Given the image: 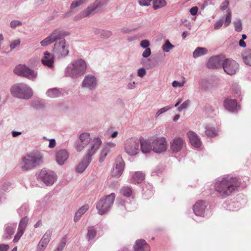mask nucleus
Masks as SVG:
<instances>
[{
  "label": "nucleus",
  "instance_id": "obj_18",
  "mask_svg": "<svg viewBox=\"0 0 251 251\" xmlns=\"http://www.w3.org/2000/svg\"><path fill=\"white\" fill-rule=\"evenodd\" d=\"M51 234L52 231L50 230L46 232L37 246V251H44L50 241Z\"/></svg>",
  "mask_w": 251,
  "mask_h": 251
},
{
  "label": "nucleus",
  "instance_id": "obj_36",
  "mask_svg": "<svg viewBox=\"0 0 251 251\" xmlns=\"http://www.w3.org/2000/svg\"><path fill=\"white\" fill-rule=\"evenodd\" d=\"M242 59L244 63L251 67V50H249L242 54Z\"/></svg>",
  "mask_w": 251,
  "mask_h": 251
},
{
  "label": "nucleus",
  "instance_id": "obj_54",
  "mask_svg": "<svg viewBox=\"0 0 251 251\" xmlns=\"http://www.w3.org/2000/svg\"><path fill=\"white\" fill-rule=\"evenodd\" d=\"M223 20L222 19H220L217 21L214 25V28L215 30H218L220 29L223 25Z\"/></svg>",
  "mask_w": 251,
  "mask_h": 251
},
{
  "label": "nucleus",
  "instance_id": "obj_27",
  "mask_svg": "<svg viewBox=\"0 0 251 251\" xmlns=\"http://www.w3.org/2000/svg\"><path fill=\"white\" fill-rule=\"evenodd\" d=\"M140 144L141 150L144 153L150 152L151 150H152V146L151 144V141H149L147 140H142L139 142Z\"/></svg>",
  "mask_w": 251,
  "mask_h": 251
},
{
  "label": "nucleus",
  "instance_id": "obj_21",
  "mask_svg": "<svg viewBox=\"0 0 251 251\" xmlns=\"http://www.w3.org/2000/svg\"><path fill=\"white\" fill-rule=\"evenodd\" d=\"M109 0H96L93 3L88 7L92 14H94L96 11L101 9L105 6L109 2Z\"/></svg>",
  "mask_w": 251,
  "mask_h": 251
},
{
  "label": "nucleus",
  "instance_id": "obj_41",
  "mask_svg": "<svg viewBox=\"0 0 251 251\" xmlns=\"http://www.w3.org/2000/svg\"><path fill=\"white\" fill-rule=\"evenodd\" d=\"M174 48L175 46L170 43L169 40H166L164 44L161 47L162 50L165 52H169L170 50Z\"/></svg>",
  "mask_w": 251,
  "mask_h": 251
},
{
  "label": "nucleus",
  "instance_id": "obj_31",
  "mask_svg": "<svg viewBox=\"0 0 251 251\" xmlns=\"http://www.w3.org/2000/svg\"><path fill=\"white\" fill-rule=\"evenodd\" d=\"M145 178V175L141 172H135L132 176L131 181L132 183H141Z\"/></svg>",
  "mask_w": 251,
  "mask_h": 251
},
{
  "label": "nucleus",
  "instance_id": "obj_17",
  "mask_svg": "<svg viewBox=\"0 0 251 251\" xmlns=\"http://www.w3.org/2000/svg\"><path fill=\"white\" fill-rule=\"evenodd\" d=\"M224 60L222 56H212L208 59L206 66L209 69L218 68L223 65Z\"/></svg>",
  "mask_w": 251,
  "mask_h": 251
},
{
  "label": "nucleus",
  "instance_id": "obj_62",
  "mask_svg": "<svg viewBox=\"0 0 251 251\" xmlns=\"http://www.w3.org/2000/svg\"><path fill=\"white\" fill-rule=\"evenodd\" d=\"M239 45L241 47L245 48L246 46V43L244 42L243 40H240L239 41Z\"/></svg>",
  "mask_w": 251,
  "mask_h": 251
},
{
  "label": "nucleus",
  "instance_id": "obj_22",
  "mask_svg": "<svg viewBox=\"0 0 251 251\" xmlns=\"http://www.w3.org/2000/svg\"><path fill=\"white\" fill-rule=\"evenodd\" d=\"M133 251H150V247L144 239L137 240L133 247Z\"/></svg>",
  "mask_w": 251,
  "mask_h": 251
},
{
  "label": "nucleus",
  "instance_id": "obj_50",
  "mask_svg": "<svg viewBox=\"0 0 251 251\" xmlns=\"http://www.w3.org/2000/svg\"><path fill=\"white\" fill-rule=\"evenodd\" d=\"M22 25V23L19 20H13L10 23V26L13 29H14L18 26H20Z\"/></svg>",
  "mask_w": 251,
  "mask_h": 251
},
{
  "label": "nucleus",
  "instance_id": "obj_43",
  "mask_svg": "<svg viewBox=\"0 0 251 251\" xmlns=\"http://www.w3.org/2000/svg\"><path fill=\"white\" fill-rule=\"evenodd\" d=\"M121 194L124 196L129 197L132 194V190L129 187H123L120 191Z\"/></svg>",
  "mask_w": 251,
  "mask_h": 251
},
{
  "label": "nucleus",
  "instance_id": "obj_1",
  "mask_svg": "<svg viewBox=\"0 0 251 251\" xmlns=\"http://www.w3.org/2000/svg\"><path fill=\"white\" fill-rule=\"evenodd\" d=\"M69 34L67 31L59 28L55 29L40 42V45L42 47H46L57 40H60L54 44L53 52L54 56L58 58H64L69 53L70 45L64 39H61L69 36Z\"/></svg>",
  "mask_w": 251,
  "mask_h": 251
},
{
  "label": "nucleus",
  "instance_id": "obj_28",
  "mask_svg": "<svg viewBox=\"0 0 251 251\" xmlns=\"http://www.w3.org/2000/svg\"><path fill=\"white\" fill-rule=\"evenodd\" d=\"M89 206L88 204H85L79 208L77 211L75 213L74 218L75 222H77L80 219L81 216L84 214L89 209Z\"/></svg>",
  "mask_w": 251,
  "mask_h": 251
},
{
  "label": "nucleus",
  "instance_id": "obj_55",
  "mask_svg": "<svg viewBox=\"0 0 251 251\" xmlns=\"http://www.w3.org/2000/svg\"><path fill=\"white\" fill-rule=\"evenodd\" d=\"M228 5H229L228 1L225 0L221 3L220 8L221 10H225L228 7Z\"/></svg>",
  "mask_w": 251,
  "mask_h": 251
},
{
  "label": "nucleus",
  "instance_id": "obj_6",
  "mask_svg": "<svg viewBox=\"0 0 251 251\" xmlns=\"http://www.w3.org/2000/svg\"><path fill=\"white\" fill-rule=\"evenodd\" d=\"M11 95L15 98L28 100L33 96L32 89L27 84L19 83L13 85L10 89Z\"/></svg>",
  "mask_w": 251,
  "mask_h": 251
},
{
  "label": "nucleus",
  "instance_id": "obj_60",
  "mask_svg": "<svg viewBox=\"0 0 251 251\" xmlns=\"http://www.w3.org/2000/svg\"><path fill=\"white\" fill-rule=\"evenodd\" d=\"M135 84L134 81L129 82L127 85V87L129 89H134L135 88Z\"/></svg>",
  "mask_w": 251,
  "mask_h": 251
},
{
  "label": "nucleus",
  "instance_id": "obj_64",
  "mask_svg": "<svg viewBox=\"0 0 251 251\" xmlns=\"http://www.w3.org/2000/svg\"><path fill=\"white\" fill-rule=\"evenodd\" d=\"M42 225V222L41 220H39L37 222V223L35 224L34 227L35 228H37L39 226H40Z\"/></svg>",
  "mask_w": 251,
  "mask_h": 251
},
{
  "label": "nucleus",
  "instance_id": "obj_38",
  "mask_svg": "<svg viewBox=\"0 0 251 251\" xmlns=\"http://www.w3.org/2000/svg\"><path fill=\"white\" fill-rule=\"evenodd\" d=\"M89 0H74L70 5V9H75L88 2Z\"/></svg>",
  "mask_w": 251,
  "mask_h": 251
},
{
  "label": "nucleus",
  "instance_id": "obj_63",
  "mask_svg": "<svg viewBox=\"0 0 251 251\" xmlns=\"http://www.w3.org/2000/svg\"><path fill=\"white\" fill-rule=\"evenodd\" d=\"M21 134V132L13 131L12 132V135L13 137H16Z\"/></svg>",
  "mask_w": 251,
  "mask_h": 251
},
{
  "label": "nucleus",
  "instance_id": "obj_44",
  "mask_svg": "<svg viewBox=\"0 0 251 251\" xmlns=\"http://www.w3.org/2000/svg\"><path fill=\"white\" fill-rule=\"evenodd\" d=\"M226 15L225 20L224 26L227 27L228 26L231 22V12L230 10H227L226 11Z\"/></svg>",
  "mask_w": 251,
  "mask_h": 251
},
{
  "label": "nucleus",
  "instance_id": "obj_57",
  "mask_svg": "<svg viewBox=\"0 0 251 251\" xmlns=\"http://www.w3.org/2000/svg\"><path fill=\"white\" fill-rule=\"evenodd\" d=\"M56 141L54 139H49V148L50 149H53L56 146Z\"/></svg>",
  "mask_w": 251,
  "mask_h": 251
},
{
  "label": "nucleus",
  "instance_id": "obj_9",
  "mask_svg": "<svg viewBox=\"0 0 251 251\" xmlns=\"http://www.w3.org/2000/svg\"><path fill=\"white\" fill-rule=\"evenodd\" d=\"M152 151L157 153L165 152L167 149L168 142L163 136L154 137L151 139Z\"/></svg>",
  "mask_w": 251,
  "mask_h": 251
},
{
  "label": "nucleus",
  "instance_id": "obj_45",
  "mask_svg": "<svg viewBox=\"0 0 251 251\" xmlns=\"http://www.w3.org/2000/svg\"><path fill=\"white\" fill-rule=\"evenodd\" d=\"M109 152V151H108V149H104L103 147L102 150H101V152H100V159H99V161L100 162H103L104 159H105V157L107 156V155L108 154V153Z\"/></svg>",
  "mask_w": 251,
  "mask_h": 251
},
{
  "label": "nucleus",
  "instance_id": "obj_42",
  "mask_svg": "<svg viewBox=\"0 0 251 251\" xmlns=\"http://www.w3.org/2000/svg\"><path fill=\"white\" fill-rule=\"evenodd\" d=\"M97 34H99V36L101 38H107L110 37L112 33V32L109 30H98L96 33Z\"/></svg>",
  "mask_w": 251,
  "mask_h": 251
},
{
  "label": "nucleus",
  "instance_id": "obj_15",
  "mask_svg": "<svg viewBox=\"0 0 251 251\" xmlns=\"http://www.w3.org/2000/svg\"><path fill=\"white\" fill-rule=\"evenodd\" d=\"M28 220L29 219L27 217H25L21 219L19 225L18 231L13 239L14 242H18L23 235L27 226Z\"/></svg>",
  "mask_w": 251,
  "mask_h": 251
},
{
  "label": "nucleus",
  "instance_id": "obj_3",
  "mask_svg": "<svg viewBox=\"0 0 251 251\" xmlns=\"http://www.w3.org/2000/svg\"><path fill=\"white\" fill-rule=\"evenodd\" d=\"M87 67V63L84 59H75L65 68V75L72 78H77L85 74Z\"/></svg>",
  "mask_w": 251,
  "mask_h": 251
},
{
  "label": "nucleus",
  "instance_id": "obj_10",
  "mask_svg": "<svg viewBox=\"0 0 251 251\" xmlns=\"http://www.w3.org/2000/svg\"><path fill=\"white\" fill-rule=\"evenodd\" d=\"M98 80L96 76L92 74L85 76L81 83V87L88 91H93L98 86Z\"/></svg>",
  "mask_w": 251,
  "mask_h": 251
},
{
  "label": "nucleus",
  "instance_id": "obj_11",
  "mask_svg": "<svg viewBox=\"0 0 251 251\" xmlns=\"http://www.w3.org/2000/svg\"><path fill=\"white\" fill-rule=\"evenodd\" d=\"M125 151L129 155L133 156L139 152V141L138 139L129 138L125 143Z\"/></svg>",
  "mask_w": 251,
  "mask_h": 251
},
{
  "label": "nucleus",
  "instance_id": "obj_4",
  "mask_svg": "<svg viewBox=\"0 0 251 251\" xmlns=\"http://www.w3.org/2000/svg\"><path fill=\"white\" fill-rule=\"evenodd\" d=\"M101 144V140L98 138H95L92 140L90 147L88 149L86 156L76 166L75 171L80 174L83 173L88 167L92 161V156L97 151Z\"/></svg>",
  "mask_w": 251,
  "mask_h": 251
},
{
  "label": "nucleus",
  "instance_id": "obj_19",
  "mask_svg": "<svg viewBox=\"0 0 251 251\" xmlns=\"http://www.w3.org/2000/svg\"><path fill=\"white\" fill-rule=\"evenodd\" d=\"M54 55L49 51L44 53V56L41 59L42 63L46 67L52 69L54 66Z\"/></svg>",
  "mask_w": 251,
  "mask_h": 251
},
{
  "label": "nucleus",
  "instance_id": "obj_51",
  "mask_svg": "<svg viewBox=\"0 0 251 251\" xmlns=\"http://www.w3.org/2000/svg\"><path fill=\"white\" fill-rule=\"evenodd\" d=\"M21 40L20 39H16L11 42L10 44V48L11 50H13L16 47L20 46Z\"/></svg>",
  "mask_w": 251,
  "mask_h": 251
},
{
  "label": "nucleus",
  "instance_id": "obj_49",
  "mask_svg": "<svg viewBox=\"0 0 251 251\" xmlns=\"http://www.w3.org/2000/svg\"><path fill=\"white\" fill-rule=\"evenodd\" d=\"M190 100H186L185 101H184L180 106L178 108L177 110L178 112H181L184 109H185L187 108V107L189 106L190 104Z\"/></svg>",
  "mask_w": 251,
  "mask_h": 251
},
{
  "label": "nucleus",
  "instance_id": "obj_48",
  "mask_svg": "<svg viewBox=\"0 0 251 251\" xmlns=\"http://www.w3.org/2000/svg\"><path fill=\"white\" fill-rule=\"evenodd\" d=\"M172 108V106H166L164 107H163L159 110H158L156 114H155V117L157 118L159 117L161 114L168 111L169 109H170Z\"/></svg>",
  "mask_w": 251,
  "mask_h": 251
},
{
  "label": "nucleus",
  "instance_id": "obj_47",
  "mask_svg": "<svg viewBox=\"0 0 251 251\" xmlns=\"http://www.w3.org/2000/svg\"><path fill=\"white\" fill-rule=\"evenodd\" d=\"M235 30L237 32H240L242 30V25L240 20H238L234 22Z\"/></svg>",
  "mask_w": 251,
  "mask_h": 251
},
{
  "label": "nucleus",
  "instance_id": "obj_33",
  "mask_svg": "<svg viewBox=\"0 0 251 251\" xmlns=\"http://www.w3.org/2000/svg\"><path fill=\"white\" fill-rule=\"evenodd\" d=\"M37 75V73L35 71L26 67L23 76L27 77V78L33 80L36 78Z\"/></svg>",
  "mask_w": 251,
  "mask_h": 251
},
{
  "label": "nucleus",
  "instance_id": "obj_20",
  "mask_svg": "<svg viewBox=\"0 0 251 251\" xmlns=\"http://www.w3.org/2000/svg\"><path fill=\"white\" fill-rule=\"evenodd\" d=\"M69 154L65 150H61L56 151L55 153V161L59 165H64L67 161Z\"/></svg>",
  "mask_w": 251,
  "mask_h": 251
},
{
  "label": "nucleus",
  "instance_id": "obj_8",
  "mask_svg": "<svg viewBox=\"0 0 251 251\" xmlns=\"http://www.w3.org/2000/svg\"><path fill=\"white\" fill-rule=\"evenodd\" d=\"M38 179L47 186H51L57 180L55 173L45 169H42L37 175Z\"/></svg>",
  "mask_w": 251,
  "mask_h": 251
},
{
  "label": "nucleus",
  "instance_id": "obj_5",
  "mask_svg": "<svg viewBox=\"0 0 251 251\" xmlns=\"http://www.w3.org/2000/svg\"><path fill=\"white\" fill-rule=\"evenodd\" d=\"M43 161L42 154L38 151H34L23 157L21 162V168L24 171L29 170L42 164Z\"/></svg>",
  "mask_w": 251,
  "mask_h": 251
},
{
  "label": "nucleus",
  "instance_id": "obj_37",
  "mask_svg": "<svg viewBox=\"0 0 251 251\" xmlns=\"http://www.w3.org/2000/svg\"><path fill=\"white\" fill-rule=\"evenodd\" d=\"M167 5L165 0H153L152 7L154 10L161 8Z\"/></svg>",
  "mask_w": 251,
  "mask_h": 251
},
{
  "label": "nucleus",
  "instance_id": "obj_52",
  "mask_svg": "<svg viewBox=\"0 0 251 251\" xmlns=\"http://www.w3.org/2000/svg\"><path fill=\"white\" fill-rule=\"evenodd\" d=\"M152 0H138V2L141 6H149Z\"/></svg>",
  "mask_w": 251,
  "mask_h": 251
},
{
  "label": "nucleus",
  "instance_id": "obj_39",
  "mask_svg": "<svg viewBox=\"0 0 251 251\" xmlns=\"http://www.w3.org/2000/svg\"><path fill=\"white\" fill-rule=\"evenodd\" d=\"M14 232V228L11 226H8L6 227L4 231V233L3 235L4 239L8 240L11 238V235Z\"/></svg>",
  "mask_w": 251,
  "mask_h": 251
},
{
  "label": "nucleus",
  "instance_id": "obj_59",
  "mask_svg": "<svg viewBox=\"0 0 251 251\" xmlns=\"http://www.w3.org/2000/svg\"><path fill=\"white\" fill-rule=\"evenodd\" d=\"M8 249L9 246L8 245H0V251H7Z\"/></svg>",
  "mask_w": 251,
  "mask_h": 251
},
{
  "label": "nucleus",
  "instance_id": "obj_23",
  "mask_svg": "<svg viewBox=\"0 0 251 251\" xmlns=\"http://www.w3.org/2000/svg\"><path fill=\"white\" fill-rule=\"evenodd\" d=\"M205 208V202L203 201H199L194 205L193 211L196 215L203 217Z\"/></svg>",
  "mask_w": 251,
  "mask_h": 251
},
{
  "label": "nucleus",
  "instance_id": "obj_30",
  "mask_svg": "<svg viewBox=\"0 0 251 251\" xmlns=\"http://www.w3.org/2000/svg\"><path fill=\"white\" fill-rule=\"evenodd\" d=\"M46 95L51 98H56L62 95L61 92L56 88L49 89L46 93Z\"/></svg>",
  "mask_w": 251,
  "mask_h": 251
},
{
  "label": "nucleus",
  "instance_id": "obj_24",
  "mask_svg": "<svg viewBox=\"0 0 251 251\" xmlns=\"http://www.w3.org/2000/svg\"><path fill=\"white\" fill-rule=\"evenodd\" d=\"M191 145L196 148H199L201 146V142L198 135L192 131H189L187 133Z\"/></svg>",
  "mask_w": 251,
  "mask_h": 251
},
{
  "label": "nucleus",
  "instance_id": "obj_7",
  "mask_svg": "<svg viewBox=\"0 0 251 251\" xmlns=\"http://www.w3.org/2000/svg\"><path fill=\"white\" fill-rule=\"evenodd\" d=\"M115 198V194L112 193L100 200L96 206L98 213L101 215L106 214L110 210Z\"/></svg>",
  "mask_w": 251,
  "mask_h": 251
},
{
  "label": "nucleus",
  "instance_id": "obj_35",
  "mask_svg": "<svg viewBox=\"0 0 251 251\" xmlns=\"http://www.w3.org/2000/svg\"><path fill=\"white\" fill-rule=\"evenodd\" d=\"M207 50L206 48L198 47L194 51L193 56L194 58H197L201 55L206 54L207 53Z\"/></svg>",
  "mask_w": 251,
  "mask_h": 251
},
{
  "label": "nucleus",
  "instance_id": "obj_29",
  "mask_svg": "<svg viewBox=\"0 0 251 251\" xmlns=\"http://www.w3.org/2000/svg\"><path fill=\"white\" fill-rule=\"evenodd\" d=\"M91 14H93L89 9V7H87L82 12L78 13L73 18V20L75 21H78L81 19L87 17Z\"/></svg>",
  "mask_w": 251,
  "mask_h": 251
},
{
  "label": "nucleus",
  "instance_id": "obj_12",
  "mask_svg": "<svg viewBox=\"0 0 251 251\" xmlns=\"http://www.w3.org/2000/svg\"><path fill=\"white\" fill-rule=\"evenodd\" d=\"M223 68L226 73L231 75L235 74L238 71L239 65L233 60L226 59L223 63Z\"/></svg>",
  "mask_w": 251,
  "mask_h": 251
},
{
  "label": "nucleus",
  "instance_id": "obj_16",
  "mask_svg": "<svg viewBox=\"0 0 251 251\" xmlns=\"http://www.w3.org/2000/svg\"><path fill=\"white\" fill-rule=\"evenodd\" d=\"M185 144L184 140L180 137L175 138L170 142V149L173 152L176 153L182 149Z\"/></svg>",
  "mask_w": 251,
  "mask_h": 251
},
{
  "label": "nucleus",
  "instance_id": "obj_14",
  "mask_svg": "<svg viewBox=\"0 0 251 251\" xmlns=\"http://www.w3.org/2000/svg\"><path fill=\"white\" fill-rule=\"evenodd\" d=\"M125 167V162L121 155L117 156L115 166L111 171V175L118 177L122 174Z\"/></svg>",
  "mask_w": 251,
  "mask_h": 251
},
{
  "label": "nucleus",
  "instance_id": "obj_25",
  "mask_svg": "<svg viewBox=\"0 0 251 251\" xmlns=\"http://www.w3.org/2000/svg\"><path fill=\"white\" fill-rule=\"evenodd\" d=\"M150 42L148 40H143L141 41L140 46L142 48L145 49L142 55L143 58H148L151 55V51L150 48Z\"/></svg>",
  "mask_w": 251,
  "mask_h": 251
},
{
  "label": "nucleus",
  "instance_id": "obj_13",
  "mask_svg": "<svg viewBox=\"0 0 251 251\" xmlns=\"http://www.w3.org/2000/svg\"><path fill=\"white\" fill-rule=\"evenodd\" d=\"M92 140L90 134L87 132L81 133L77 142L75 143V148L77 151H82L89 144Z\"/></svg>",
  "mask_w": 251,
  "mask_h": 251
},
{
  "label": "nucleus",
  "instance_id": "obj_32",
  "mask_svg": "<svg viewBox=\"0 0 251 251\" xmlns=\"http://www.w3.org/2000/svg\"><path fill=\"white\" fill-rule=\"evenodd\" d=\"M205 133L208 137H213L218 134V130L213 127L207 126L205 127Z\"/></svg>",
  "mask_w": 251,
  "mask_h": 251
},
{
  "label": "nucleus",
  "instance_id": "obj_26",
  "mask_svg": "<svg viewBox=\"0 0 251 251\" xmlns=\"http://www.w3.org/2000/svg\"><path fill=\"white\" fill-rule=\"evenodd\" d=\"M224 106L229 111L234 112L239 109V106L237 105L234 100L226 99L224 101Z\"/></svg>",
  "mask_w": 251,
  "mask_h": 251
},
{
  "label": "nucleus",
  "instance_id": "obj_58",
  "mask_svg": "<svg viewBox=\"0 0 251 251\" xmlns=\"http://www.w3.org/2000/svg\"><path fill=\"white\" fill-rule=\"evenodd\" d=\"M198 11V8L197 6L192 7L190 10V12L192 15H196Z\"/></svg>",
  "mask_w": 251,
  "mask_h": 251
},
{
  "label": "nucleus",
  "instance_id": "obj_2",
  "mask_svg": "<svg viewBox=\"0 0 251 251\" xmlns=\"http://www.w3.org/2000/svg\"><path fill=\"white\" fill-rule=\"evenodd\" d=\"M240 184L236 177H223L221 180L216 181L215 189L220 197L225 198L237 190Z\"/></svg>",
  "mask_w": 251,
  "mask_h": 251
},
{
  "label": "nucleus",
  "instance_id": "obj_40",
  "mask_svg": "<svg viewBox=\"0 0 251 251\" xmlns=\"http://www.w3.org/2000/svg\"><path fill=\"white\" fill-rule=\"evenodd\" d=\"M26 67L25 65H19L15 67L14 72L18 75L23 76Z\"/></svg>",
  "mask_w": 251,
  "mask_h": 251
},
{
  "label": "nucleus",
  "instance_id": "obj_61",
  "mask_svg": "<svg viewBox=\"0 0 251 251\" xmlns=\"http://www.w3.org/2000/svg\"><path fill=\"white\" fill-rule=\"evenodd\" d=\"M65 245V243H61L59 246L58 247L57 250L58 251H61L64 248Z\"/></svg>",
  "mask_w": 251,
  "mask_h": 251
},
{
  "label": "nucleus",
  "instance_id": "obj_56",
  "mask_svg": "<svg viewBox=\"0 0 251 251\" xmlns=\"http://www.w3.org/2000/svg\"><path fill=\"white\" fill-rule=\"evenodd\" d=\"M116 146V144L114 143L109 142L106 143L103 147L104 149H108V151H110V148H114Z\"/></svg>",
  "mask_w": 251,
  "mask_h": 251
},
{
  "label": "nucleus",
  "instance_id": "obj_53",
  "mask_svg": "<svg viewBox=\"0 0 251 251\" xmlns=\"http://www.w3.org/2000/svg\"><path fill=\"white\" fill-rule=\"evenodd\" d=\"M146 70L144 68H141L137 70V75L140 77H143L146 74Z\"/></svg>",
  "mask_w": 251,
  "mask_h": 251
},
{
  "label": "nucleus",
  "instance_id": "obj_46",
  "mask_svg": "<svg viewBox=\"0 0 251 251\" xmlns=\"http://www.w3.org/2000/svg\"><path fill=\"white\" fill-rule=\"evenodd\" d=\"M182 80L181 82H179L176 80L172 82V86L174 88L182 87L183 86L185 83V78L184 77H182Z\"/></svg>",
  "mask_w": 251,
  "mask_h": 251
},
{
  "label": "nucleus",
  "instance_id": "obj_34",
  "mask_svg": "<svg viewBox=\"0 0 251 251\" xmlns=\"http://www.w3.org/2000/svg\"><path fill=\"white\" fill-rule=\"evenodd\" d=\"M97 235V230L94 226H89L87 227V233L86 238L90 241L93 239Z\"/></svg>",
  "mask_w": 251,
  "mask_h": 251
}]
</instances>
